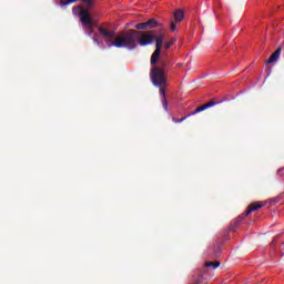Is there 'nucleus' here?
<instances>
[{"label": "nucleus", "instance_id": "nucleus-1", "mask_svg": "<svg viewBox=\"0 0 284 284\" xmlns=\"http://www.w3.org/2000/svg\"><path fill=\"white\" fill-rule=\"evenodd\" d=\"M98 31L103 37L108 48H129V50H136V40L139 39V31L130 29L118 37L114 31L108 29V24L98 27Z\"/></svg>", "mask_w": 284, "mask_h": 284}, {"label": "nucleus", "instance_id": "nucleus-2", "mask_svg": "<svg viewBox=\"0 0 284 284\" xmlns=\"http://www.w3.org/2000/svg\"><path fill=\"white\" fill-rule=\"evenodd\" d=\"M170 65L168 59H161L159 65H153L150 72V79L155 88H165L168 85V77H165V68Z\"/></svg>", "mask_w": 284, "mask_h": 284}, {"label": "nucleus", "instance_id": "nucleus-3", "mask_svg": "<svg viewBox=\"0 0 284 284\" xmlns=\"http://www.w3.org/2000/svg\"><path fill=\"white\" fill-rule=\"evenodd\" d=\"M80 22L82 23L83 28H87V34H89V37L94 34V20H92V14L90 11L81 12Z\"/></svg>", "mask_w": 284, "mask_h": 284}, {"label": "nucleus", "instance_id": "nucleus-4", "mask_svg": "<svg viewBox=\"0 0 284 284\" xmlns=\"http://www.w3.org/2000/svg\"><path fill=\"white\" fill-rule=\"evenodd\" d=\"M165 39L164 33H160L155 38V51L151 55V65H156L159 59L161 58V50L163 48V40Z\"/></svg>", "mask_w": 284, "mask_h": 284}, {"label": "nucleus", "instance_id": "nucleus-5", "mask_svg": "<svg viewBox=\"0 0 284 284\" xmlns=\"http://www.w3.org/2000/svg\"><path fill=\"white\" fill-rule=\"evenodd\" d=\"M214 105H216V102L214 100H211L207 103H204L201 106H197L193 112L189 113L186 116H184L182 119L173 118L172 120L174 123H183V121H185V119H187V116H194V114H199V112H203V111L207 110V108H214Z\"/></svg>", "mask_w": 284, "mask_h": 284}, {"label": "nucleus", "instance_id": "nucleus-6", "mask_svg": "<svg viewBox=\"0 0 284 284\" xmlns=\"http://www.w3.org/2000/svg\"><path fill=\"white\" fill-rule=\"evenodd\" d=\"M183 19H185V13L183 12L182 9H176L173 12V20H171L169 23L171 32H174V30H176V23H181Z\"/></svg>", "mask_w": 284, "mask_h": 284}, {"label": "nucleus", "instance_id": "nucleus-7", "mask_svg": "<svg viewBox=\"0 0 284 284\" xmlns=\"http://www.w3.org/2000/svg\"><path fill=\"white\" fill-rule=\"evenodd\" d=\"M139 39H138V43L139 45L145 47V45H150L151 43H154V34L152 33H145V32H141L139 31Z\"/></svg>", "mask_w": 284, "mask_h": 284}, {"label": "nucleus", "instance_id": "nucleus-8", "mask_svg": "<svg viewBox=\"0 0 284 284\" xmlns=\"http://www.w3.org/2000/svg\"><path fill=\"white\" fill-rule=\"evenodd\" d=\"M159 26V22L155 19H150L146 22H141L135 26L136 30H152L153 28H156Z\"/></svg>", "mask_w": 284, "mask_h": 284}, {"label": "nucleus", "instance_id": "nucleus-9", "mask_svg": "<svg viewBox=\"0 0 284 284\" xmlns=\"http://www.w3.org/2000/svg\"><path fill=\"white\" fill-rule=\"evenodd\" d=\"M267 202H253L248 205V209L245 211V216H250L252 212H256V210H261V207H265Z\"/></svg>", "mask_w": 284, "mask_h": 284}, {"label": "nucleus", "instance_id": "nucleus-10", "mask_svg": "<svg viewBox=\"0 0 284 284\" xmlns=\"http://www.w3.org/2000/svg\"><path fill=\"white\" fill-rule=\"evenodd\" d=\"M281 52H283V47H278L274 53L267 59L266 63H275L278 61V57H281Z\"/></svg>", "mask_w": 284, "mask_h": 284}, {"label": "nucleus", "instance_id": "nucleus-11", "mask_svg": "<svg viewBox=\"0 0 284 284\" xmlns=\"http://www.w3.org/2000/svg\"><path fill=\"white\" fill-rule=\"evenodd\" d=\"M160 88V97H162V104L164 110H168V98L165 97V87Z\"/></svg>", "mask_w": 284, "mask_h": 284}, {"label": "nucleus", "instance_id": "nucleus-12", "mask_svg": "<svg viewBox=\"0 0 284 284\" xmlns=\"http://www.w3.org/2000/svg\"><path fill=\"white\" fill-rule=\"evenodd\" d=\"M83 11L84 12H89L88 9H85V8L81 7V6H74L72 8V14H74V16L78 14L79 19H81V12H83Z\"/></svg>", "mask_w": 284, "mask_h": 284}, {"label": "nucleus", "instance_id": "nucleus-13", "mask_svg": "<svg viewBox=\"0 0 284 284\" xmlns=\"http://www.w3.org/2000/svg\"><path fill=\"white\" fill-rule=\"evenodd\" d=\"M79 0H60L61 8H65V6H71V3H77Z\"/></svg>", "mask_w": 284, "mask_h": 284}, {"label": "nucleus", "instance_id": "nucleus-14", "mask_svg": "<svg viewBox=\"0 0 284 284\" xmlns=\"http://www.w3.org/2000/svg\"><path fill=\"white\" fill-rule=\"evenodd\" d=\"M82 3H84L85 6V10H88L89 8H92V6H94V0H81Z\"/></svg>", "mask_w": 284, "mask_h": 284}, {"label": "nucleus", "instance_id": "nucleus-15", "mask_svg": "<svg viewBox=\"0 0 284 284\" xmlns=\"http://www.w3.org/2000/svg\"><path fill=\"white\" fill-rule=\"evenodd\" d=\"M175 42H176V38H173L171 41L165 42L164 43L165 50H170V48H172V45H174Z\"/></svg>", "mask_w": 284, "mask_h": 284}, {"label": "nucleus", "instance_id": "nucleus-16", "mask_svg": "<svg viewBox=\"0 0 284 284\" xmlns=\"http://www.w3.org/2000/svg\"><path fill=\"white\" fill-rule=\"evenodd\" d=\"M219 265H221V262H209L205 264V267H213L214 270H216Z\"/></svg>", "mask_w": 284, "mask_h": 284}, {"label": "nucleus", "instance_id": "nucleus-17", "mask_svg": "<svg viewBox=\"0 0 284 284\" xmlns=\"http://www.w3.org/2000/svg\"><path fill=\"white\" fill-rule=\"evenodd\" d=\"M278 201H281V197H273V199H271V200H268V203L271 204V205H276V203H278Z\"/></svg>", "mask_w": 284, "mask_h": 284}, {"label": "nucleus", "instance_id": "nucleus-18", "mask_svg": "<svg viewBox=\"0 0 284 284\" xmlns=\"http://www.w3.org/2000/svg\"><path fill=\"white\" fill-rule=\"evenodd\" d=\"M93 43H97V45H101V41L99 40V34H94L92 39Z\"/></svg>", "mask_w": 284, "mask_h": 284}, {"label": "nucleus", "instance_id": "nucleus-19", "mask_svg": "<svg viewBox=\"0 0 284 284\" xmlns=\"http://www.w3.org/2000/svg\"><path fill=\"white\" fill-rule=\"evenodd\" d=\"M277 174L283 175L284 174V168L277 170Z\"/></svg>", "mask_w": 284, "mask_h": 284}, {"label": "nucleus", "instance_id": "nucleus-20", "mask_svg": "<svg viewBox=\"0 0 284 284\" xmlns=\"http://www.w3.org/2000/svg\"><path fill=\"white\" fill-rule=\"evenodd\" d=\"M220 253H221V246H217V247H216L215 256H219Z\"/></svg>", "mask_w": 284, "mask_h": 284}, {"label": "nucleus", "instance_id": "nucleus-21", "mask_svg": "<svg viewBox=\"0 0 284 284\" xmlns=\"http://www.w3.org/2000/svg\"><path fill=\"white\" fill-rule=\"evenodd\" d=\"M203 282L201 280L195 281L194 284H202Z\"/></svg>", "mask_w": 284, "mask_h": 284}, {"label": "nucleus", "instance_id": "nucleus-22", "mask_svg": "<svg viewBox=\"0 0 284 284\" xmlns=\"http://www.w3.org/2000/svg\"><path fill=\"white\" fill-rule=\"evenodd\" d=\"M275 243H276V239L273 240L272 245H274Z\"/></svg>", "mask_w": 284, "mask_h": 284}, {"label": "nucleus", "instance_id": "nucleus-23", "mask_svg": "<svg viewBox=\"0 0 284 284\" xmlns=\"http://www.w3.org/2000/svg\"><path fill=\"white\" fill-rule=\"evenodd\" d=\"M282 254H284V243H283V246H282Z\"/></svg>", "mask_w": 284, "mask_h": 284}]
</instances>
